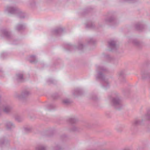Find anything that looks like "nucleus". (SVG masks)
I'll return each instance as SVG.
<instances>
[{"label":"nucleus","instance_id":"13","mask_svg":"<svg viewBox=\"0 0 150 150\" xmlns=\"http://www.w3.org/2000/svg\"><path fill=\"white\" fill-rule=\"evenodd\" d=\"M126 1L128 2H131L133 1L134 0H125Z\"/></svg>","mask_w":150,"mask_h":150},{"label":"nucleus","instance_id":"10","mask_svg":"<svg viewBox=\"0 0 150 150\" xmlns=\"http://www.w3.org/2000/svg\"><path fill=\"white\" fill-rule=\"evenodd\" d=\"M135 125H138L141 124V121L139 120H137L135 121L134 123Z\"/></svg>","mask_w":150,"mask_h":150},{"label":"nucleus","instance_id":"11","mask_svg":"<svg viewBox=\"0 0 150 150\" xmlns=\"http://www.w3.org/2000/svg\"><path fill=\"white\" fill-rule=\"evenodd\" d=\"M146 117L147 120H150V114L147 115L146 116Z\"/></svg>","mask_w":150,"mask_h":150},{"label":"nucleus","instance_id":"3","mask_svg":"<svg viewBox=\"0 0 150 150\" xmlns=\"http://www.w3.org/2000/svg\"><path fill=\"white\" fill-rule=\"evenodd\" d=\"M109 46L112 50H116L117 46L116 44V41L114 40H111L108 42Z\"/></svg>","mask_w":150,"mask_h":150},{"label":"nucleus","instance_id":"6","mask_svg":"<svg viewBox=\"0 0 150 150\" xmlns=\"http://www.w3.org/2000/svg\"><path fill=\"white\" fill-rule=\"evenodd\" d=\"M94 25L91 22H89L86 25V27L87 28H94Z\"/></svg>","mask_w":150,"mask_h":150},{"label":"nucleus","instance_id":"7","mask_svg":"<svg viewBox=\"0 0 150 150\" xmlns=\"http://www.w3.org/2000/svg\"><path fill=\"white\" fill-rule=\"evenodd\" d=\"M135 45L140 47L141 45V43L137 40H134L132 42Z\"/></svg>","mask_w":150,"mask_h":150},{"label":"nucleus","instance_id":"4","mask_svg":"<svg viewBox=\"0 0 150 150\" xmlns=\"http://www.w3.org/2000/svg\"><path fill=\"white\" fill-rule=\"evenodd\" d=\"M135 27L137 30L142 31V29L144 28V26L140 23H139L136 24Z\"/></svg>","mask_w":150,"mask_h":150},{"label":"nucleus","instance_id":"2","mask_svg":"<svg viewBox=\"0 0 150 150\" xmlns=\"http://www.w3.org/2000/svg\"><path fill=\"white\" fill-rule=\"evenodd\" d=\"M111 102L115 108L120 109L122 107L121 100L118 96L113 97L111 100Z\"/></svg>","mask_w":150,"mask_h":150},{"label":"nucleus","instance_id":"14","mask_svg":"<svg viewBox=\"0 0 150 150\" xmlns=\"http://www.w3.org/2000/svg\"><path fill=\"white\" fill-rule=\"evenodd\" d=\"M124 150H131V149H124Z\"/></svg>","mask_w":150,"mask_h":150},{"label":"nucleus","instance_id":"1","mask_svg":"<svg viewBox=\"0 0 150 150\" xmlns=\"http://www.w3.org/2000/svg\"><path fill=\"white\" fill-rule=\"evenodd\" d=\"M96 70L98 72L97 79L101 81L103 87L105 88H108L109 86V83L108 79L103 74V73L107 71V69L104 67L98 66H96Z\"/></svg>","mask_w":150,"mask_h":150},{"label":"nucleus","instance_id":"9","mask_svg":"<svg viewBox=\"0 0 150 150\" xmlns=\"http://www.w3.org/2000/svg\"><path fill=\"white\" fill-rule=\"evenodd\" d=\"M119 75L120 78H123L124 76L125 73L124 71H121L119 72Z\"/></svg>","mask_w":150,"mask_h":150},{"label":"nucleus","instance_id":"8","mask_svg":"<svg viewBox=\"0 0 150 150\" xmlns=\"http://www.w3.org/2000/svg\"><path fill=\"white\" fill-rule=\"evenodd\" d=\"M95 42V40L92 38L89 39L88 40V42L89 44H93Z\"/></svg>","mask_w":150,"mask_h":150},{"label":"nucleus","instance_id":"5","mask_svg":"<svg viewBox=\"0 0 150 150\" xmlns=\"http://www.w3.org/2000/svg\"><path fill=\"white\" fill-rule=\"evenodd\" d=\"M105 21L107 23H113L114 24H115V23L116 21V20L113 17H111L109 18L108 19H106L105 20Z\"/></svg>","mask_w":150,"mask_h":150},{"label":"nucleus","instance_id":"12","mask_svg":"<svg viewBox=\"0 0 150 150\" xmlns=\"http://www.w3.org/2000/svg\"><path fill=\"white\" fill-rule=\"evenodd\" d=\"M95 97L94 98V97H93L92 98V99L93 100H96V96H94Z\"/></svg>","mask_w":150,"mask_h":150}]
</instances>
